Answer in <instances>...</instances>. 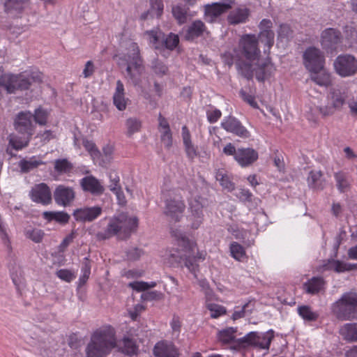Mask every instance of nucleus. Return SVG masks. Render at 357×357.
I'll use <instances>...</instances> for the list:
<instances>
[{
	"label": "nucleus",
	"instance_id": "46",
	"mask_svg": "<svg viewBox=\"0 0 357 357\" xmlns=\"http://www.w3.org/2000/svg\"><path fill=\"white\" fill-rule=\"evenodd\" d=\"M15 75L3 74L0 75V86L3 87L8 93H14Z\"/></svg>",
	"mask_w": 357,
	"mask_h": 357
},
{
	"label": "nucleus",
	"instance_id": "53",
	"mask_svg": "<svg viewBox=\"0 0 357 357\" xmlns=\"http://www.w3.org/2000/svg\"><path fill=\"white\" fill-rule=\"evenodd\" d=\"M48 118V112L41 107L36 109L33 114V119L36 123L40 126H45L47 123Z\"/></svg>",
	"mask_w": 357,
	"mask_h": 357
},
{
	"label": "nucleus",
	"instance_id": "32",
	"mask_svg": "<svg viewBox=\"0 0 357 357\" xmlns=\"http://www.w3.org/2000/svg\"><path fill=\"white\" fill-rule=\"evenodd\" d=\"M42 216L49 222L54 220L62 225L68 223L70 219V215L65 211H44Z\"/></svg>",
	"mask_w": 357,
	"mask_h": 357
},
{
	"label": "nucleus",
	"instance_id": "64",
	"mask_svg": "<svg viewBox=\"0 0 357 357\" xmlns=\"http://www.w3.org/2000/svg\"><path fill=\"white\" fill-rule=\"evenodd\" d=\"M110 184L109 185L110 190H116L117 188H121L119 181L120 178L115 171H111L109 174Z\"/></svg>",
	"mask_w": 357,
	"mask_h": 357
},
{
	"label": "nucleus",
	"instance_id": "39",
	"mask_svg": "<svg viewBox=\"0 0 357 357\" xmlns=\"http://www.w3.org/2000/svg\"><path fill=\"white\" fill-rule=\"evenodd\" d=\"M179 44V37L177 34L169 33L165 34L164 33L162 40L161 41L162 50L167 49L169 51L174 50Z\"/></svg>",
	"mask_w": 357,
	"mask_h": 357
},
{
	"label": "nucleus",
	"instance_id": "43",
	"mask_svg": "<svg viewBox=\"0 0 357 357\" xmlns=\"http://www.w3.org/2000/svg\"><path fill=\"white\" fill-rule=\"evenodd\" d=\"M73 169V164L66 158L56 159L54 161V170L59 174H68Z\"/></svg>",
	"mask_w": 357,
	"mask_h": 357
},
{
	"label": "nucleus",
	"instance_id": "48",
	"mask_svg": "<svg viewBox=\"0 0 357 357\" xmlns=\"http://www.w3.org/2000/svg\"><path fill=\"white\" fill-rule=\"evenodd\" d=\"M188 9L181 5L172 7V15L179 24H183L187 21Z\"/></svg>",
	"mask_w": 357,
	"mask_h": 357
},
{
	"label": "nucleus",
	"instance_id": "15",
	"mask_svg": "<svg viewBox=\"0 0 357 357\" xmlns=\"http://www.w3.org/2000/svg\"><path fill=\"white\" fill-rule=\"evenodd\" d=\"M221 127L227 132L242 138H248L250 136V132L241 121L231 115L224 118L221 122Z\"/></svg>",
	"mask_w": 357,
	"mask_h": 357
},
{
	"label": "nucleus",
	"instance_id": "14",
	"mask_svg": "<svg viewBox=\"0 0 357 357\" xmlns=\"http://www.w3.org/2000/svg\"><path fill=\"white\" fill-rule=\"evenodd\" d=\"M342 42V35L340 30L335 28H327L321 33V45L327 52L336 51Z\"/></svg>",
	"mask_w": 357,
	"mask_h": 357
},
{
	"label": "nucleus",
	"instance_id": "1",
	"mask_svg": "<svg viewBox=\"0 0 357 357\" xmlns=\"http://www.w3.org/2000/svg\"><path fill=\"white\" fill-rule=\"evenodd\" d=\"M126 52L119 58L120 68H125V77L135 86L141 82L142 75L145 72L144 59L137 43L130 41L126 48Z\"/></svg>",
	"mask_w": 357,
	"mask_h": 357
},
{
	"label": "nucleus",
	"instance_id": "34",
	"mask_svg": "<svg viewBox=\"0 0 357 357\" xmlns=\"http://www.w3.org/2000/svg\"><path fill=\"white\" fill-rule=\"evenodd\" d=\"M238 73L248 80H251L255 74V68L252 65L243 59H238L235 61Z\"/></svg>",
	"mask_w": 357,
	"mask_h": 357
},
{
	"label": "nucleus",
	"instance_id": "28",
	"mask_svg": "<svg viewBox=\"0 0 357 357\" xmlns=\"http://www.w3.org/2000/svg\"><path fill=\"white\" fill-rule=\"evenodd\" d=\"M29 2V0H5L4 11L12 17H18Z\"/></svg>",
	"mask_w": 357,
	"mask_h": 357
},
{
	"label": "nucleus",
	"instance_id": "51",
	"mask_svg": "<svg viewBox=\"0 0 357 357\" xmlns=\"http://www.w3.org/2000/svg\"><path fill=\"white\" fill-rule=\"evenodd\" d=\"M126 126L128 130V135L131 136L135 132L140 130L142 122L135 117H131L126 120Z\"/></svg>",
	"mask_w": 357,
	"mask_h": 357
},
{
	"label": "nucleus",
	"instance_id": "60",
	"mask_svg": "<svg viewBox=\"0 0 357 357\" xmlns=\"http://www.w3.org/2000/svg\"><path fill=\"white\" fill-rule=\"evenodd\" d=\"M82 275L79 278V287L86 284L91 274V266L89 262H85L82 268Z\"/></svg>",
	"mask_w": 357,
	"mask_h": 357
},
{
	"label": "nucleus",
	"instance_id": "57",
	"mask_svg": "<svg viewBox=\"0 0 357 357\" xmlns=\"http://www.w3.org/2000/svg\"><path fill=\"white\" fill-rule=\"evenodd\" d=\"M190 211V220L192 221L191 227L192 229H197L203 221V211L196 210Z\"/></svg>",
	"mask_w": 357,
	"mask_h": 357
},
{
	"label": "nucleus",
	"instance_id": "52",
	"mask_svg": "<svg viewBox=\"0 0 357 357\" xmlns=\"http://www.w3.org/2000/svg\"><path fill=\"white\" fill-rule=\"evenodd\" d=\"M147 33L150 36V43L154 45V48L158 50H162L161 41L162 40L164 33L159 31L151 30L147 31Z\"/></svg>",
	"mask_w": 357,
	"mask_h": 357
},
{
	"label": "nucleus",
	"instance_id": "25",
	"mask_svg": "<svg viewBox=\"0 0 357 357\" xmlns=\"http://www.w3.org/2000/svg\"><path fill=\"white\" fill-rule=\"evenodd\" d=\"M308 187L314 191H322L326 186L327 181L321 170L312 169L307 177Z\"/></svg>",
	"mask_w": 357,
	"mask_h": 357
},
{
	"label": "nucleus",
	"instance_id": "63",
	"mask_svg": "<svg viewBox=\"0 0 357 357\" xmlns=\"http://www.w3.org/2000/svg\"><path fill=\"white\" fill-rule=\"evenodd\" d=\"M221 116L222 112L218 109L213 108V109H208L206 111L207 120L210 123H216Z\"/></svg>",
	"mask_w": 357,
	"mask_h": 357
},
{
	"label": "nucleus",
	"instance_id": "35",
	"mask_svg": "<svg viewBox=\"0 0 357 357\" xmlns=\"http://www.w3.org/2000/svg\"><path fill=\"white\" fill-rule=\"evenodd\" d=\"M336 187L341 193H344L350 190L351 183L349 174L344 172L339 171L334 174Z\"/></svg>",
	"mask_w": 357,
	"mask_h": 357
},
{
	"label": "nucleus",
	"instance_id": "3",
	"mask_svg": "<svg viewBox=\"0 0 357 357\" xmlns=\"http://www.w3.org/2000/svg\"><path fill=\"white\" fill-rule=\"evenodd\" d=\"M116 346L114 334L105 330L96 331L86 347V357H105Z\"/></svg>",
	"mask_w": 357,
	"mask_h": 357
},
{
	"label": "nucleus",
	"instance_id": "42",
	"mask_svg": "<svg viewBox=\"0 0 357 357\" xmlns=\"http://www.w3.org/2000/svg\"><path fill=\"white\" fill-rule=\"evenodd\" d=\"M172 236L178 241L180 247L186 250H192V243L185 236V235L178 229L171 228Z\"/></svg>",
	"mask_w": 357,
	"mask_h": 357
},
{
	"label": "nucleus",
	"instance_id": "4",
	"mask_svg": "<svg viewBox=\"0 0 357 357\" xmlns=\"http://www.w3.org/2000/svg\"><path fill=\"white\" fill-rule=\"evenodd\" d=\"M137 227L138 218L137 217H128L126 214L121 213L111 219L105 231L99 233L98 236L102 239H107L121 231L127 237H129Z\"/></svg>",
	"mask_w": 357,
	"mask_h": 357
},
{
	"label": "nucleus",
	"instance_id": "7",
	"mask_svg": "<svg viewBox=\"0 0 357 357\" xmlns=\"http://www.w3.org/2000/svg\"><path fill=\"white\" fill-rule=\"evenodd\" d=\"M273 337L274 331L272 329L265 333L252 331L237 340L238 347L243 348L254 347L268 349Z\"/></svg>",
	"mask_w": 357,
	"mask_h": 357
},
{
	"label": "nucleus",
	"instance_id": "17",
	"mask_svg": "<svg viewBox=\"0 0 357 357\" xmlns=\"http://www.w3.org/2000/svg\"><path fill=\"white\" fill-rule=\"evenodd\" d=\"M273 23L268 19H263L259 24L260 31L257 37L259 41L267 47L264 50L265 54L269 52L270 49L274 44L275 33L271 29Z\"/></svg>",
	"mask_w": 357,
	"mask_h": 357
},
{
	"label": "nucleus",
	"instance_id": "38",
	"mask_svg": "<svg viewBox=\"0 0 357 357\" xmlns=\"http://www.w3.org/2000/svg\"><path fill=\"white\" fill-rule=\"evenodd\" d=\"M311 79L320 86L328 87L331 85L332 79L330 73L326 72L324 68L317 73H313Z\"/></svg>",
	"mask_w": 357,
	"mask_h": 357
},
{
	"label": "nucleus",
	"instance_id": "6",
	"mask_svg": "<svg viewBox=\"0 0 357 357\" xmlns=\"http://www.w3.org/2000/svg\"><path fill=\"white\" fill-rule=\"evenodd\" d=\"M164 262L170 267H186L197 278L199 265L196 257H193L192 249L186 250L183 248V252L176 250L168 254L164 259Z\"/></svg>",
	"mask_w": 357,
	"mask_h": 357
},
{
	"label": "nucleus",
	"instance_id": "12",
	"mask_svg": "<svg viewBox=\"0 0 357 357\" xmlns=\"http://www.w3.org/2000/svg\"><path fill=\"white\" fill-rule=\"evenodd\" d=\"M336 73L341 77H350L357 72V59L349 54H340L334 61Z\"/></svg>",
	"mask_w": 357,
	"mask_h": 357
},
{
	"label": "nucleus",
	"instance_id": "61",
	"mask_svg": "<svg viewBox=\"0 0 357 357\" xmlns=\"http://www.w3.org/2000/svg\"><path fill=\"white\" fill-rule=\"evenodd\" d=\"M161 132V136L160 139L161 141L164 143L165 147L167 149H170L172 146V133L170 129L167 130H160Z\"/></svg>",
	"mask_w": 357,
	"mask_h": 357
},
{
	"label": "nucleus",
	"instance_id": "55",
	"mask_svg": "<svg viewBox=\"0 0 357 357\" xmlns=\"http://www.w3.org/2000/svg\"><path fill=\"white\" fill-rule=\"evenodd\" d=\"M216 180L218 181L220 185L229 190L234 189V183L230 181L229 176L222 170H218L215 174Z\"/></svg>",
	"mask_w": 357,
	"mask_h": 357
},
{
	"label": "nucleus",
	"instance_id": "47",
	"mask_svg": "<svg viewBox=\"0 0 357 357\" xmlns=\"http://www.w3.org/2000/svg\"><path fill=\"white\" fill-rule=\"evenodd\" d=\"M238 197L242 202L250 203L251 206L254 208H256L261 202V200L259 198L254 197L252 192L245 189H241L240 190Z\"/></svg>",
	"mask_w": 357,
	"mask_h": 357
},
{
	"label": "nucleus",
	"instance_id": "29",
	"mask_svg": "<svg viewBox=\"0 0 357 357\" xmlns=\"http://www.w3.org/2000/svg\"><path fill=\"white\" fill-rule=\"evenodd\" d=\"M118 351L126 356L132 357L138 354L139 348L136 341L133 338L124 337L119 342Z\"/></svg>",
	"mask_w": 357,
	"mask_h": 357
},
{
	"label": "nucleus",
	"instance_id": "62",
	"mask_svg": "<svg viewBox=\"0 0 357 357\" xmlns=\"http://www.w3.org/2000/svg\"><path fill=\"white\" fill-rule=\"evenodd\" d=\"M126 257L128 260L136 261L138 260L142 255H144L142 249L138 248H131L126 251Z\"/></svg>",
	"mask_w": 357,
	"mask_h": 357
},
{
	"label": "nucleus",
	"instance_id": "41",
	"mask_svg": "<svg viewBox=\"0 0 357 357\" xmlns=\"http://www.w3.org/2000/svg\"><path fill=\"white\" fill-rule=\"evenodd\" d=\"M236 331L237 328L234 327H229L222 331H220L218 334V340L225 344L234 342L238 346V339L236 340L234 335Z\"/></svg>",
	"mask_w": 357,
	"mask_h": 357
},
{
	"label": "nucleus",
	"instance_id": "2",
	"mask_svg": "<svg viewBox=\"0 0 357 357\" xmlns=\"http://www.w3.org/2000/svg\"><path fill=\"white\" fill-rule=\"evenodd\" d=\"M348 98L347 88L342 86H333L327 92L325 102L317 105L316 109L324 119L332 116L343 109Z\"/></svg>",
	"mask_w": 357,
	"mask_h": 357
},
{
	"label": "nucleus",
	"instance_id": "30",
	"mask_svg": "<svg viewBox=\"0 0 357 357\" xmlns=\"http://www.w3.org/2000/svg\"><path fill=\"white\" fill-rule=\"evenodd\" d=\"M250 15V9L248 8H238L231 11L227 15V20L231 25L245 23Z\"/></svg>",
	"mask_w": 357,
	"mask_h": 357
},
{
	"label": "nucleus",
	"instance_id": "16",
	"mask_svg": "<svg viewBox=\"0 0 357 357\" xmlns=\"http://www.w3.org/2000/svg\"><path fill=\"white\" fill-rule=\"evenodd\" d=\"M31 199L37 204L48 205L52 202V193L49 186L45 183L35 185L29 192Z\"/></svg>",
	"mask_w": 357,
	"mask_h": 357
},
{
	"label": "nucleus",
	"instance_id": "26",
	"mask_svg": "<svg viewBox=\"0 0 357 357\" xmlns=\"http://www.w3.org/2000/svg\"><path fill=\"white\" fill-rule=\"evenodd\" d=\"M258 159V153L252 148H239L237 149L236 160L241 167H248Z\"/></svg>",
	"mask_w": 357,
	"mask_h": 357
},
{
	"label": "nucleus",
	"instance_id": "22",
	"mask_svg": "<svg viewBox=\"0 0 357 357\" xmlns=\"http://www.w3.org/2000/svg\"><path fill=\"white\" fill-rule=\"evenodd\" d=\"M183 38L186 41L192 42L202 37L207 28L201 20H194L190 24L183 29Z\"/></svg>",
	"mask_w": 357,
	"mask_h": 357
},
{
	"label": "nucleus",
	"instance_id": "44",
	"mask_svg": "<svg viewBox=\"0 0 357 357\" xmlns=\"http://www.w3.org/2000/svg\"><path fill=\"white\" fill-rule=\"evenodd\" d=\"M82 145L89 153L93 161H96V160H100L102 157V153L93 141L87 139H83Z\"/></svg>",
	"mask_w": 357,
	"mask_h": 357
},
{
	"label": "nucleus",
	"instance_id": "50",
	"mask_svg": "<svg viewBox=\"0 0 357 357\" xmlns=\"http://www.w3.org/2000/svg\"><path fill=\"white\" fill-rule=\"evenodd\" d=\"M151 68L155 75L160 77L166 75L168 71V67L158 58L152 60Z\"/></svg>",
	"mask_w": 357,
	"mask_h": 357
},
{
	"label": "nucleus",
	"instance_id": "58",
	"mask_svg": "<svg viewBox=\"0 0 357 357\" xmlns=\"http://www.w3.org/2000/svg\"><path fill=\"white\" fill-rule=\"evenodd\" d=\"M164 294L158 291H146L142 294V299L144 301H160L162 300Z\"/></svg>",
	"mask_w": 357,
	"mask_h": 357
},
{
	"label": "nucleus",
	"instance_id": "49",
	"mask_svg": "<svg viewBox=\"0 0 357 357\" xmlns=\"http://www.w3.org/2000/svg\"><path fill=\"white\" fill-rule=\"evenodd\" d=\"M231 256L236 260L242 261L246 258L244 248L237 242H233L230 245Z\"/></svg>",
	"mask_w": 357,
	"mask_h": 357
},
{
	"label": "nucleus",
	"instance_id": "21",
	"mask_svg": "<svg viewBox=\"0 0 357 357\" xmlns=\"http://www.w3.org/2000/svg\"><path fill=\"white\" fill-rule=\"evenodd\" d=\"M33 114L30 112H21L17 116L15 121V130L22 134L31 136L33 132L32 123Z\"/></svg>",
	"mask_w": 357,
	"mask_h": 357
},
{
	"label": "nucleus",
	"instance_id": "13",
	"mask_svg": "<svg viewBox=\"0 0 357 357\" xmlns=\"http://www.w3.org/2000/svg\"><path fill=\"white\" fill-rule=\"evenodd\" d=\"M14 93L17 90H28L33 84H40L43 82V75L38 71H25L15 75Z\"/></svg>",
	"mask_w": 357,
	"mask_h": 357
},
{
	"label": "nucleus",
	"instance_id": "9",
	"mask_svg": "<svg viewBox=\"0 0 357 357\" xmlns=\"http://www.w3.org/2000/svg\"><path fill=\"white\" fill-rule=\"evenodd\" d=\"M236 4L235 0H221L204 6V18L208 23H215L218 19Z\"/></svg>",
	"mask_w": 357,
	"mask_h": 357
},
{
	"label": "nucleus",
	"instance_id": "36",
	"mask_svg": "<svg viewBox=\"0 0 357 357\" xmlns=\"http://www.w3.org/2000/svg\"><path fill=\"white\" fill-rule=\"evenodd\" d=\"M340 333L349 342H357V323L345 324L340 328Z\"/></svg>",
	"mask_w": 357,
	"mask_h": 357
},
{
	"label": "nucleus",
	"instance_id": "24",
	"mask_svg": "<svg viewBox=\"0 0 357 357\" xmlns=\"http://www.w3.org/2000/svg\"><path fill=\"white\" fill-rule=\"evenodd\" d=\"M80 185L84 192H90L96 196L101 195L105 191L104 186L93 176H87L82 178L80 180Z\"/></svg>",
	"mask_w": 357,
	"mask_h": 357
},
{
	"label": "nucleus",
	"instance_id": "37",
	"mask_svg": "<svg viewBox=\"0 0 357 357\" xmlns=\"http://www.w3.org/2000/svg\"><path fill=\"white\" fill-rule=\"evenodd\" d=\"M297 312L307 322L316 321L319 317V314L317 312L313 311L312 307L307 305H299L297 307Z\"/></svg>",
	"mask_w": 357,
	"mask_h": 357
},
{
	"label": "nucleus",
	"instance_id": "31",
	"mask_svg": "<svg viewBox=\"0 0 357 357\" xmlns=\"http://www.w3.org/2000/svg\"><path fill=\"white\" fill-rule=\"evenodd\" d=\"M149 1L150 8L141 15V19L143 20L155 17L159 18L163 13L164 4L162 0H149Z\"/></svg>",
	"mask_w": 357,
	"mask_h": 357
},
{
	"label": "nucleus",
	"instance_id": "11",
	"mask_svg": "<svg viewBox=\"0 0 357 357\" xmlns=\"http://www.w3.org/2000/svg\"><path fill=\"white\" fill-rule=\"evenodd\" d=\"M303 59L305 67L311 73H317L324 68V56L317 47H307L303 52Z\"/></svg>",
	"mask_w": 357,
	"mask_h": 357
},
{
	"label": "nucleus",
	"instance_id": "23",
	"mask_svg": "<svg viewBox=\"0 0 357 357\" xmlns=\"http://www.w3.org/2000/svg\"><path fill=\"white\" fill-rule=\"evenodd\" d=\"M155 357H179L178 348L174 343L166 340L157 342L153 349Z\"/></svg>",
	"mask_w": 357,
	"mask_h": 357
},
{
	"label": "nucleus",
	"instance_id": "5",
	"mask_svg": "<svg viewBox=\"0 0 357 357\" xmlns=\"http://www.w3.org/2000/svg\"><path fill=\"white\" fill-rule=\"evenodd\" d=\"M336 317L341 320L357 319V293H344L331 307Z\"/></svg>",
	"mask_w": 357,
	"mask_h": 357
},
{
	"label": "nucleus",
	"instance_id": "54",
	"mask_svg": "<svg viewBox=\"0 0 357 357\" xmlns=\"http://www.w3.org/2000/svg\"><path fill=\"white\" fill-rule=\"evenodd\" d=\"M103 153L100 160H96L98 162L100 166L104 167L109 164L112 160L113 154V148L110 145H107L102 149Z\"/></svg>",
	"mask_w": 357,
	"mask_h": 357
},
{
	"label": "nucleus",
	"instance_id": "18",
	"mask_svg": "<svg viewBox=\"0 0 357 357\" xmlns=\"http://www.w3.org/2000/svg\"><path fill=\"white\" fill-rule=\"evenodd\" d=\"M55 203L59 206H68L75 198V192L72 187L59 185L53 193Z\"/></svg>",
	"mask_w": 357,
	"mask_h": 357
},
{
	"label": "nucleus",
	"instance_id": "33",
	"mask_svg": "<svg viewBox=\"0 0 357 357\" xmlns=\"http://www.w3.org/2000/svg\"><path fill=\"white\" fill-rule=\"evenodd\" d=\"M324 284L323 278L313 277L303 284V289L309 294H317L324 289Z\"/></svg>",
	"mask_w": 357,
	"mask_h": 357
},
{
	"label": "nucleus",
	"instance_id": "45",
	"mask_svg": "<svg viewBox=\"0 0 357 357\" xmlns=\"http://www.w3.org/2000/svg\"><path fill=\"white\" fill-rule=\"evenodd\" d=\"M25 236L36 243H40L45 235L43 230L38 228L27 229L24 231Z\"/></svg>",
	"mask_w": 357,
	"mask_h": 357
},
{
	"label": "nucleus",
	"instance_id": "27",
	"mask_svg": "<svg viewBox=\"0 0 357 357\" xmlns=\"http://www.w3.org/2000/svg\"><path fill=\"white\" fill-rule=\"evenodd\" d=\"M112 99L113 104L119 111H124L130 102L129 98H126L124 85L120 79L116 81V86Z\"/></svg>",
	"mask_w": 357,
	"mask_h": 357
},
{
	"label": "nucleus",
	"instance_id": "40",
	"mask_svg": "<svg viewBox=\"0 0 357 357\" xmlns=\"http://www.w3.org/2000/svg\"><path fill=\"white\" fill-rule=\"evenodd\" d=\"M45 164L40 160H37L36 156L30 158L29 160L22 159L19 162V167L22 173H28L30 171L37 168L39 165Z\"/></svg>",
	"mask_w": 357,
	"mask_h": 357
},
{
	"label": "nucleus",
	"instance_id": "10",
	"mask_svg": "<svg viewBox=\"0 0 357 357\" xmlns=\"http://www.w3.org/2000/svg\"><path fill=\"white\" fill-rule=\"evenodd\" d=\"M185 209V202L182 197L177 194H171L169 197L165 200L164 214L174 222L181 220Z\"/></svg>",
	"mask_w": 357,
	"mask_h": 357
},
{
	"label": "nucleus",
	"instance_id": "56",
	"mask_svg": "<svg viewBox=\"0 0 357 357\" xmlns=\"http://www.w3.org/2000/svg\"><path fill=\"white\" fill-rule=\"evenodd\" d=\"M254 307V303L252 301H248L243 305L241 310H235L232 314V319L236 320L244 317L247 312L251 314Z\"/></svg>",
	"mask_w": 357,
	"mask_h": 357
},
{
	"label": "nucleus",
	"instance_id": "19",
	"mask_svg": "<svg viewBox=\"0 0 357 357\" xmlns=\"http://www.w3.org/2000/svg\"><path fill=\"white\" fill-rule=\"evenodd\" d=\"M276 70L274 64L268 56L264 61L257 60L255 67V75L259 82H264L269 79Z\"/></svg>",
	"mask_w": 357,
	"mask_h": 357
},
{
	"label": "nucleus",
	"instance_id": "59",
	"mask_svg": "<svg viewBox=\"0 0 357 357\" xmlns=\"http://www.w3.org/2000/svg\"><path fill=\"white\" fill-rule=\"evenodd\" d=\"M343 32L344 34L345 40L348 43H351L352 40H357V30L355 27L349 25H346L343 28Z\"/></svg>",
	"mask_w": 357,
	"mask_h": 357
},
{
	"label": "nucleus",
	"instance_id": "20",
	"mask_svg": "<svg viewBox=\"0 0 357 357\" xmlns=\"http://www.w3.org/2000/svg\"><path fill=\"white\" fill-rule=\"evenodd\" d=\"M102 212V209L99 206L83 207L74 210L73 215L77 222H90L98 218Z\"/></svg>",
	"mask_w": 357,
	"mask_h": 357
},
{
	"label": "nucleus",
	"instance_id": "8",
	"mask_svg": "<svg viewBox=\"0 0 357 357\" xmlns=\"http://www.w3.org/2000/svg\"><path fill=\"white\" fill-rule=\"evenodd\" d=\"M259 41V38L255 34L241 36L238 43L241 56L250 61L258 60L261 56V51L258 46Z\"/></svg>",
	"mask_w": 357,
	"mask_h": 357
}]
</instances>
